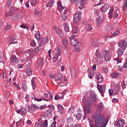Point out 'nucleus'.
<instances>
[{
	"label": "nucleus",
	"instance_id": "obj_36",
	"mask_svg": "<svg viewBox=\"0 0 127 127\" xmlns=\"http://www.w3.org/2000/svg\"><path fill=\"white\" fill-rule=\"evenodd\" d=\"M63 26L65 32H69V31H70V30L69 29V27H68V25H67V24L64 23L63 24Z\"/></svg>",
	"mask_w": 127,
	"mask_h": 127
},
{
	"label": "nucleus",
	"instance_id": "obj_19",
	"mask_svg": "<svg viewBox=\"0 0 127 127\" xmlns=\"http://www.w3.org/2000/svg\"><path fill=\"white\" fill-rule=\"evenodd\" d=\"M124 126H125V121H124V120H119L117 124L115 125V127H124Z\"/></svg>",
	"mask_w": 127,
	"mask_h": 127
},
{
	"label": "nucleus",
	"instance_id": "obj_15",
	"mask_svg": "<svg viewBox=\"0 0 127 127\" xmlns=\"http://www.w3.org/2000/svg\"><path fill=\"white\" fill-rule=\"evenodd\" d=\"M49 41V39L48 38L44 37L41 38L39 41H38V43H39L42 46V45L43 43L44 44H46Z\"/></svg>",
	"mask_w": 127,
	"mask_h": 127
},
{
	"label": "nucleus",
	"instance_id": "obj_48",
	"mask_svg": "<svg viewBox=\"0 0 127 127\" xmlns=\"http://www.w3.org/2000/svg\"><path fill=\"white\" fill-rule=\"evenodd\" d=\"M31 85L32 86V88L33 90H34V89L36 88V83H35V81H34V80H33V78L31 79Z\"/></svg>",
	"mask_w": 127,
	"mask_h": 127
},
{
	"label": "nucleus",
	"instance_id": "obj_12",
	"mask_svg": "<svg viewBox=\"0 0 127 127\" xmlns=\"http://www.w3.org/2000/svg\"><path fill=\"white\" fill-rule=\"evenodd\" d=\"M97 89L101 95L102 94H105V93H106V86H104V87H103L102 85L97 84Z\"/></svg>",
	"mask_w": 127,
	"mask_h": 127
},
{
	"label": "nucleus",
	"instance_id": "obj_51",
	"mask_svg": "<svg viewBox=\"0 0 127 127\" xmlns=\"http://www.w3.org/2000/svg\"><path fill=\"white\" fill-rule=\"evenodd\" d=\"M64 99V96H62V97L59 96V95H56L55 96V99L56 100V101H59V100H61V99Z\"/></svg>",
	"mask_w": 127,
	"mask_h": 127
},
{
	"label": "nucleus",
	"instance_id": "obj_4",
	"mask_svg": "<svg viewBox=\"0 0 127 127\" xmlns=\"http://www.w3.org/2000/svg\"><path fill=\"white\" fill-rule=\"evenodd\" d=\"M70 2L72 3L75 2L76 3L77 5H78V7L79 8H83L84 4H85L86 2V0H69Z\"/></svg>",
	"mask_w": 127,
	"mask_h": 127
},
{
	"label": "nucleus",
	"instance_id": "obj_38",
	"mask_svg": "<svg viewBox=\"0 0 127 127\" xmlns=\"http://www.w3.org/2000/svg\"><path fill=\"white\" fill-rule=\"evenodd\" d=\"M95 56H96L97 59H102L103 58V55L100 54L98 51H96Z\"/></svg>",
	"mask_w": 127,
	"mask_h": 127
},
{
	"label": "nucleus",
	"instance_id": "obj_32",
	"mask_svg": "<svg viewBox=\"0 0 127 127\" xmlns=\"http://www.w3.org/2000/svg\"><path fill=\"white\" fill-rule=\"evenodd\" d=\"M48 94L50 96V97H49V99H44V101H46V102H48V101H49V100H50L51 101V100H52V99H53V94H52V93H51V92L49 91L48 92Z\"/></svg>",
	"mask_w": 127,
	"mask_h": 127
},
{
	"label": "nucleus",
	"instance_id": "obj_62",
	"mask_svg": "<svg viewBox=\"0 0 127 127\" xmlns=\"http://www.w3.org/2000/svg\"><path fill=\"white\" fill-rule=\"evenodd\" d=\"M126 61L124 63V64L123 65L124 69H127V57L126 58Z\"/></svg>",
	"mask_w": 127,
	"mask_h": 127
},
{
	"label": "nucleus",
	"instance_id": "obj_6",
	"mask_svg": "<svg viewBox=\"0 0 127 127\" xmlns=\"http://www.w3.org/2000/svg\"><path fill=\"white\" fill-rule=\"evenodd\" d=\"M82 18V14L79 12H76L73 15V21L74 23H77L79 22Z\"/></svg>",
	"mask_w": 127,
	"mask_h": 127
},
{
	"label": "nucleus",
	"instance_id": "obj_45",
	"mask_svg": "<svg viewBox=\"0 0 127 127\" xmlns=\"http://www.w3.org/2000/svg\"><path fill=\"white\" fill-rule=\"evenodd\" d=\"M21 116H24L25 114L27 113V110L26 109H25L24 107L21 108Z\"/></svg>",
	"mask_w": 127,
	"mask_h": 127
},
{
	"label": "nucleus",
	"instance_id": "obj_49",
	"mask_svg": "<svg viewBox=\"0 0 127 127\" xmlns=\"http://www.w3.org/2000/svg\"><path fill=\"white\" fill-rule=\"evenodd\" d=\"M127 0H124V3L123 5V10H126V8H127Z\"/></svg>",
	"mask_w": 127,
	"mask_h": 127
},
{
	"label": "nucleus",
	"instance_id": "obj_30",
	"mask_svg": "<svg viewBox=\"0 0 127 127\" xmlns=\"http://www.w3.org/2000/svg\"><path fill=\"white\" fill-rule=\"evenodd\" d=\"M32 99H34V100H35L37 102H41V101L44 100V97H42L40 98H36L35 97V95L34 94H33V96H32Z\"/></svg>",
	"mask_w": 127,
	"mask_h": 127
},
{
	"label": "nucleus",
	"instance_id": "obj_35",
	"mask_svg": "<svg viewBox=\"0 0 127 127\" xmlns=\"http://www.w3.org/2000/svg\"><path fill=\"white\" fill-rule=\"evenodd\" d=\"M77 42V41L75 39H70V44L72 46L75 47V46L76 45Z\"/></svg>",
	"mask_w": 127,
	"mask_h": 127
},
{
	"label": "nucleus",
	"instance_id": "obj_11",
	"mask_svg": "<svg viewBox=\"0 0 127 127\" xmlns=\"http://www.w3.org/2000/svg\"><path fill=\"white\" fill-rule=\"evenodd\" d=\"M103 55H104L105 60L107 62L111 60V55H110V52L104 51Z\"/></svg>",
	"mask_w": 127,
	"mask_h": 127
},
{
	"label": "nucleus",
	"instance_id": "obj_28",
	"mask_svg": "<svg viewBox=\"0 0 127 127\" xmlns=\"http://www.w3.org/2000/svg\"><path fill=\"white\" fill-rule=\"evenodd\" d=\"M11 18L12 20H17L19 18V15L18 14H12L11 16Z\"/></svg>",
	"mask_w": 127,
	"mask_h": 127
},
{
	"label": "nucleus",
	"instance_id": "obj_31",
	"mask_svg": "<svg viewBox=\"0 0 127 127\" xmlns=\"http://www.w3.org/2000/svg\"><path fill=\"white\" fill-rule=\"evenodd\" d=\"M38 47L35 48V51L36 52V54H38L39 50H41L42 48V46L41 45V44L38 43Z\"/></svg>",
	"mask_w": 127,
	"mask_h": 127
},
{
	"label": "nucleus",
	"instance_id": "obj_63",
	"mask_svg": "<svg viewBox=\"0 0 127 127\" xmlns=\"http://www.w3.org/2000/svg\"><path fill=\"white\" fill-rule=\"evenodd\" d=\"M20 26L21 27V28H25V29H28V28H29V26H25V25H22V24Z\"/></svg>",
	"mask_w": 127,
	"mask_h": 127
},
{
	"label": "nucleus",
	"instance_id": "obj_5",
	"mask_svg": "<svg viewBox=\"0 0 127 127\" xmlns=\"http://www.w3.org/2000/svg\"><path fill=\"white\" fill-rule=\"evenodd\" d=\"M27 112L28 113H30V114H32V113H34L35 112V110H38L39 109V107L38 106L35 104H32L31 106L27 105Z\"/></svg>",
	"mask_w": 127,
	"mask_h": 127
},
{
	"label": "nucleus",
	"instance_id": "obj_61",
	"mask_svg": "<svg viewBox=\"0 0 127 127\" xmlns=\"http://www.w3.org/2000/svg\"><path fill=\"white\" fill-rule=\"evenodd\" d=\"M90 97L91 99H93L94 101H96V95H95V94L92 93L91 94Z\"/></svg>",
	"mask_w": 127,
	"mask_h": 127
},
{
	"label": "nucleus",
	"instance_id": "obj_7",
	"mask_svg": "<svg viewBox=\"0 0 127 127\" xmlns=\"http://www.w3.org/2000/svg\"><path fill=\"white\" fill-rule=\"evenodd\" d=\"M127 42L125 40L120 41L118 43V47H120L119 48H121V49H123V50L127 49Z\"/></svg>",
	"mask_w": 127,
	"mask_h": 127
},
{
	"label": "nucleus",
	"instance_id": "obj_2",
	"mask_svg": "<svg viewBox=\"0 0 127 127\" xmlns=\"http://www.w3.org/2000/svg\"><path fill=\"white\" fill-rule=\"evenodd\" d=\"M61 51H62V46L59 45L55 50V55L53 58V60L54 62L58 61L59 56H61V53H62Z\"/></svg>",
	"mask_w": 127,
	"mask_h": 127
},
{
	"label": "nucleus",
	"instance_id": "obj_33",
	"mask_svg": "<svg viewBox=\"0 0 127 127\" xmlns=\"http://www.w3.org/2000/svg\"><path fill=\"white\" fill-rule=\"evenodd\" d=\"M10 29H11V25H10L8 23H6L5 25L4 30L7 31L8 30H10Z\"/></svg>",
	"mask_w": 127,
	"mask_h": 127
},
{
	"label": "nucleus",
	"instance_id": "obj_1",
	"mask_svg": "<svg viewBox=\"0 0 127 127\" xmlns=\"http://www.w3.org/2000/svg\"><path fill=\"white\" fill-rule=\"evenodd\" d=\"M92 118L95 122V125H93L94 123L92 120L88 119L90 127H106L109 122L105 116H101V111L99 109L96 110L95 114L92 116Z\"/></svg>",
	"mask_w": 127,
	"mask_h": 127
},
{
	"label": "nucleus",
	"instance_id": "obj_22",
	"mask_svg": "<svg viewBox=\"0 0 127 127\" xmlns=\"http://www.w3.org/2000/svg\"><path fill=\"white\" fill-rule=\"evenodd\" d=\"M70 74L72 78H75L76 75H77V72H76V69L74 68H71L70 69Z\"/></svg>",
	"mask_w": 127,
	"mask_h": 127
},
{
	"label": "nucleus",
	"instance_id": "obj_43",
	"mask_svg": "<svg viewBox=\"0 0 127 127\" xmlns=\"http://www.w3.org/2000/svg\"><path fill=\"white\" fill-rule=\"evenodd\" d=\"M53 3H54V0H50L46 4L47 7H50V6H52V5H53Z\"/></svg>",
	"mask_w": 127,
	"mask_h": 127
},
{
	"label": "nucleus",
	"instance_id": "obj_53",
	"mask_svg": "<svg viewBox=\"0 0 127 127\" xmlns=\"http://www.w3.org/2000/svg\"><path fill=\"white\" fill-rule=\"evenodd\" d=\"M13 0H8L7 4H6V7H9V6L12 3V1Z\"/></svg>",
	"mask_w": 127,
	"mask_h": 127
},
{
	"label": "nucleus",
	"instance_id": "obj_8",
	"mask_svg": "<svg viewBox=\"0 0 127 127\" xmlns=\"http://www.w3.org/2000/svg\"><path fill=\"white\" fill-rule=\"evenodd\" d=\"M67 123V127H71L74 125V119L73 117H68L66 120Z\"/></svg>",
	"mask_w": 127,
	"mask_h": 127
},
{
	"label": "nucleus",
	"instance_id": "obj_14",
	"mask_svg": "<svg viewBox=\"0 0 127 127\" xmlns=\"http://www.w3.org/2000/svg\"><path fill=\"white\" fill-rule=\"evenodd\" d=\"M54 29L57 32V34L60 35L62 37H63V36H64V34L63 33V32L62 31V30H61V29L57 27H54Z\"/></svg>",
	"mask_w": 127,
	"mask_h": 127
},
{
	"label": "nucleus",
	"instance_id": "obj_24",
	"mask_svg": "<svg viewBox=\"0 0 127 127\" xmlns=\"http://www.w3.org/2000/svg\"><path fill=\"white\" fill-rule=\"evenodd\" d=\"M56 81H62L63 80V75L61 73H59L55 78Z\"/></svg>",
	"mask_w": 127,
	"mask_h": 127
},
{
	"label": "nucleus",
	"instance_id": "obj_10",
	"mask_svg": "<svg viewBox=\"0 0 127 127\" xmlns=\"http://www.w3.org/2000/svg\"><path fill=\"white\" fill-rule=\"evenodd\" d=\"M83 112L84 115H87V114H90L92 112L91 110V106L90 104H87L85 106L84 108H83Z\"/></svg>",
	"mask_w": 127,
	"mask_h": 127
},
{
	"label": "nucleus",
	"instance_id": "obj_55",
	"mask_svg": "<svg viewBox=\"0 0 127 127\" xmlns=\"http://www.w3.org/2000/svg\"><path fill=\"white\" fill-rule=\"evenodd\" d=\"M98 107L99 109L102 110V109H104V104L100 102L98 104Z\"/></svg>",
	"mask_w": 127,
	"mask_h": 127
},
{
	"label": "nucleus",
	"instance_id": "obj_57",
	"mask_svg": "<svg viewBox=\"0 0 127 127\" xmlns=\"http://www.w3.org/2000/svg\"><path fill=\"white\" fill-rule=\"evenodd\" d=\"M30 45L31 46H33V47H34V46H36V44L35 43V41H34V40H32L31 41V43H30Z\"/></svg>",
	"mask_w": 127,
	"mask_h": 127
},
{
	"label": "nucleus",
	"instance_id": "obj_42",
	"mask_svg": "<svg viewBox=\"0 0 127 127\" xmlns=\"http://www.w3.org/2000/svg\"><path fill=\"white\" fill-rule=\"evenodd\" d=\"M110 78H119V74L116 72H113L112 74L110 76Z\"/></svg>",
	"mask_w": 127,
	"mask_h": 127
},
{
	"label": "nucleus",
	"instance_id": "obj_47",
	"mask_svg": "<svg viewBox=\"0 0 127 127\" xmlns=\"http://www.w3.org/2000/svg\"><path fill=\"white\" fill-rule=\"evenodd\" d=\"M83 115H82V113H78L77 115H76V118L78 121H80L81 119H82V116Z\"/></svg>",
	"mask_w": 127,
	"mask_h": 127
},
{
	"label": "nucleus",
	"instance_id": "obj_16",
	"mask_svg": "<svg viewBox=\"0 0 127 127\" xmlns=\"http://www.w3.org/2000/svg\"><path fill=\"white\" fill-rule=\"evenodd\" d=\"M44 64L43 59L40 58L38 59L37 64H36V68H41Z\"/></svg>",
	"mask_w": 127,
	"mask_h": 127
},
{
	"label": "nucleus",
	"instance_id": "obj_21",
	"mask_svg": "<svg viewBox=\"0 0 127 127\" xmlns=\"http://www.w3.org/2000/svg\"><path fill=\"white\" fill-rule=\"evenodd\" d=\"M125 52V50L123 49L119 48L117 51V54L119 57H122L123 55H124V52Z\"/></svg>",
	"mask_w": 127,
	"mask_h": 127
},
{
	"label": "nucleus",
	"instance_id": "obj_9",
	"mask_svg": "<svg viewBox=\"0 0 127 127\" xmlns=\"http://www.w3.org/2000/svg\"><path fill=\"white\" fill-rule=\"evenodd\" d=\"M68 9H66L64 10V13L61 15V19L63 21H65L68 19V17L69 16V15H68V13H67V12H68Z\"/></svg>",
	"mask_w": 127,
	"mask_h": 127
},
{
	"label": "nucleus",
	"instance_id": "obj_44",
	"mask_svg": "<svg viewBox=\"0 0 127 127\" xmlns=\"http://www.w3.org/2000/svg\"><path fill=\"white\" fill-rule=\"evenodd\" d=\"M35 38H36V39L37 40H39H39H40V33L39 32V31H38L36 33V34L35 35Z\"/></svg>",
	"mask_w": 127,
	"mask_h": 127
},
{
	"label": "nucleus",
	"instance_id": "obj_29",
	"mask_svg": "<svg viewBox=\"0 0 127 127\" xmlns=\"http://www.w3.org/2000/svg\"><path fill=\"white\" fill-rule=\"evenodd\" d=\"M33 71L32 69H31V68H27L26 70V75H27V76H28V77L31 76V75H32V73H33Z\"/></svg>",
	"mask_w": 127,
	"mask_h": 127
},
{
	"label": "nucleus",
	"instance_id": "obj_40",
	"mask_svg": "<svg viewBox=\"0 0 127 127\" xmlns=\"http://www.w3.org/2000/svg\"><path fill=\"white\" fill-rule=\"evenodd\" d=\"M13 12V10H12L11 8H10V11L6 13V16L7 17H9V16H11V15H12Z\"/></svg>",
	"mask_w": 127,
	"mask_h": 127
},
{
	"label": "nucleus",
	"instance_id": "obj_34",
	"mask_svg": "<svg viewBox=\"0 0 127 127\" xmlns=\"http://www.w3.org/2000/svg\"><path fill=\"white\" fill-rule=\"evenodd\" d=\"M86 29L87 31H92L93 30V27L90 24H87L86 26Z\"/></svg>",
	"mask_w": 127,
	"mask_h": 127
},
{
	"label": "nucleus",
	"instance_id": "obj_13",
	"mask_svg": "<svg viewBox=\"0 0 127 127\" xmlns=\"http://www.w3.org/2000/svg\"><path fill=\"white\" fill-rule=\"evenodd\" d=\"M103 21H104V18L102 17H98L96 19V26L99 27V26H101L102 24H103Z\"/></svg>",
	"mask_w": 127,
	"mask_h": 127
},
{
	"label": "nucleus",
	"instance_id": "obj_41",
	"mask_svg": "<svg viewBox=\"0 0 127 127\" xmlns=\"http://www.w3.org/2000/svg\"><path fill=\"white\" fill-rule=\"evenodd\" d=\"M71 32L73 34H75V33L78 32V27L73 26L72 27V31Z\"/></svg>",
	"mask_w": 127,
	"mask_h": 127
},
{
	"label": "nucleus",
	"instance_id": "obj_27",
	"mask_svg": "<svg viewBox=\"0 0 127 127\" xmlns=\"http://www.w3.org/2000/svg\"><path fill=\"white\" fill-rule=\"evenodd\" d=\"M105 28L107 30H112L115 28V26H114V24H107L106 25Z\"/></svg>",
	"mask_w": 127,
	"mask_h": 127
},
{
	"label": "nucleus",
	"instance_id": "obj_56",
	"mask_svg": "<svg viewBox=\"0 0 127 127\" xmlns=\"http://www.w3.org/2000/svg\"><path fill=\"white\" fill-rule=\"evenodd\" d=\"M32 5H36V0H30Z\"/></svg>",
	"mask_w": 127,
	"mask_h": 127
},
{
	"label": "nucleus",
	"instance_id": "obj_25",
	"mask_svg": "<svg viewBox=\"0 0 127 127\" xmlns=\"http://www.w3.org/2000/svg\"><path fill=\"white\" fill-rule=\"evenodd\" d=\"M15 40V35H12L9 37L7 39L6 42L8 43L11 42V41H14Z\"/></svg>",
	"mask_w": 127,
	"mask_h": 127
},
{
	"label": "nucleus",
	"instance_id": "obj_64",
	"mask_svg": "<svg viewBox=\"0 0 127 127\" xmlns=\"http://www.w3.org/2000/svg\"><path fill=\"white\" fill-rule=\"evenodd\" d=\"M35 127H41V124L38 122H37L35 124Z\"/></svg>",
	"mask_w": 127,
	"mask_h": 127
},
{
	"label": "nucleus",
	"instance_id": "obj_54",
	"mask_svg": "<svg viewBox=\"0 0 127 127\" xmlns=\"http://www.w3.org/2000/svg\"><path fill=\"white\" fill-rule=\"evenodd\" d=\"M121 87L123 89H126L127 87V85H126V82H125V80H123V83H121Z\"/></svg>",
	"mask_w": 127,
	"mask_h": 127
},
{
	"label": "nucleus",
	"instance_id": "obj_58",
	"mask_svg": "<svg viewBox=\"0 0 127 127\" xmlns=\"http://www.w3.org/2000/svg\"><path fill=\"white\" fill-rule=\"evenodd\" d=\"M59 85L61 87H64V86H66V84L64 81H61L59 83Z\"/></svg>",
	"mask_w": 127,
	"mask_h": 127
},
{
	"label": "nucleus",
	"instance_id": "obj_23",
	"mask_svg": "<svg viewBox=\"0 0 127 127\" xmlns=\"http://www.w3.org/2000/svg\"><path fill=\"white\" fill-rule=\"evenodd\" d=\"M57 108L61 115H62V114H63V112H64V108L63 106L60 104H58L57 105Z\"/></svg>",
	"mask_w": 127,
	"mask_h": 127
},
{
	"label": "nucleus",
	"instance_id": "obj_20",
	"mask_svg": "<svg viewBox=\"0 0 127 127\" xmlns=\"http://www.w3.org/2000/svg\"><path fill=\"white\" fill-rule=\"evenodd\" d=\"M109 7H110V5L108 4H105L101 7V11H103V12H106V11L107 9H109Z\"/></svg>",
	"mask_w": 127,
	"mask_h": 127
},
{
	"label": "nucleus",
	"instance_id": "obj_37",
	"mask_svg": "<svg viewBox=\"0 0 127 127\" xmlns=\"http://www.w3.org/2000/svg\"><path fill=\"white\" fill-rule=\"evenodd\" d=\"M58 5L59 6L60 10H62V9H64V8H66L65 6L63 7V6H62V3H61L60 0L58 1Z\"/></svg>",
	"mask_w": 127,
	"mask_h": 127
},
{
	"label": "nucleus",
	"instance_id": "obj_17",
	"mask_svg": "<svg viewBox=\"0 0 127 127\" xmlns=\"http://www.w3.org/2000/svg\"><path fill=\"white\" fill-rule=\"evenodd\" d=\"M96 79L98 83H102L104 81V78L103 75L100 73H98L96 75Z\"/></svg>",
	"mask_w": 127,
	"mask_h": 127
},
{
	"label": "nucleus",
	"instance_id": "obj_39",
	"mask_svg": "<svg viewBox=\"0 0 127 127\" xmlns=\"http://www.w3.org/2000/svg\"><path fill=\"white\" fill-rule=\"evenodd\" d=\"M82 44H81V43H79V42H76V44H75V48H76L77 52H79V51H80V49L79 48V47H81Z\"/></svg>",
	"mask_w": 127,
	"mask_h": 127
},
{
	"label": "nucleus",
	"instance_id": "obj_46",
	"mask_svg": "<svg viewBox=\"0 0 127 127\" xmlns=\"http://www.w3.org/2000/svg\"><path fill=\"white\" fill-rule=\"evenodd\" d=\"M48 125V121L45 120L44 123L41 124V127H47Z\"/></svg>",
	"mask_w": 127,
	"mask_h": 127
},
{
	"label": "nucleus",
	"instance_id": "obj_59",
	"mask_svg": "<svg viewBox=\"0 0 127 127\" xmlns=\"http://www.w3.org/2000/svg\"><path fill=\"white\" fill-rule=\"evenodd\" d=\"M56 121H54L51 125V126H50V127H56Z\"/></svg>",
	"mask_w": 127,
	"mask_h": 127
},
{
	"label": "nucleus",
	"instance_id": "obj_60",
	"mask_svg": "<svg viewBox=\"0 0 127 127\" xmlns=\"http://www.w3.org/2000/svg\"><path fill=\"white\" fill-rule=\"evenodd\" d=\"M94 14L97 16L100 15V11H99L97 9H95L94 10Z\"/></svg>",
	"mask_w": 127,
	"mask_h": 127
},
{
	"label": "nucleus",
	"instance_id": "obj_26",
	"mask_svg": "<svg viewBox=\"0 0 127 127\" xmlns=\"http://www.w3.org/2000/svg\"><path fill=\"white\" fill-rule=\"evenodd\" d=\"M34 14L36 15V16L40 17L42 15V12H41V11H38L36 8H35Z\"/></svg>",
	"mask_w": 127,
	"mask_h": 127
},
{
	"label": "nucleus",
	"instance_id": "obj_52",
	"mask_svg": "<svg viewBox=\"0 0 127 127\" xmlns=\"http://www.w3.org/2000/svg\"><path fill=\"white\" fill-rule=\"evenodd\" d=\"M119 33H120V31L117 30L115 32L112 33V36H113L114 37H116V36H117V35H118Z\"/></svg>",
	"mask_w": 127,
	"mask_h": 127
},
{
	"label": "nucleus",
	"instance_id": "obj_50",
	"mask_svg": "<svg viewBox=\"0 0 127 127\" xmlns=\"http://www.w3.org/2000/svg\"><path fill=\"white\" fill-rule=\"evenodd\" d=\"M22 89H24L25 91L27 90V84H26V82L24 81L22 82Z\"/></svg>",
	"mask_w": 127,
	"mask_h": 127
},
{
	"label": "nucleus",
	"instance_id": "obj_18",
	"mask_svg": "<svg viewBox=\"0 0 127 127\" xmlns=\"http://www.w3.org/2000/svg\"><path fill=\"white\" fill-rule=\"evenodd\" d=\"M11 62H13V63H16V64H17L18 63H19V60H18V59L16 58L15 55H13L11 57Z\"/></svg>",
	"mask_w": 127,
	"mask_h": 127
},
{
	"label": "nucleus",
	"instance_id": "obj_3",
	"mask_svg": "<svg viewBox=\"0 0 127 127\" xmlns=\"http://www.w3.org/2000/svg\"><path fill=\"white\" fill-rule=\"evenodd\" d=\"M120 88H121V85H120L119 84H117L116 85H115L114 87V91L112 89H109V95L110 96H112L113 94H114V95H118V93L120 92Z\"/></svg>",
	"mask_w": 127,
	"mask_h": 127
}]
</instances>
